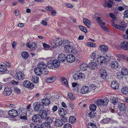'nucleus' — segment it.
I'll return each instance as SVG.
<instances>
[{
    "instance_id": "nucleus-1",
    "label": "nucleus",
    "mask_w": 128,
    "mask_h": 128,
    "mask_svg": "<svg viewBox=\"0 0 128 128\" xmlns=\"http://www.w3.org/2000/svg\"><path fill=\"white\" fill-rule=\"evenodd\" d=\"M60 65V63L57 60H50L47 64L48 67L52 69L58 67Z\"/></svg>"
},
{
    "instance_id": "nucleus-2",
    "label": "nucleus",
    "mask_w": 128,
    "mask_h": 128,
    "mask_svg": "<svg viewBox=\"0 0 128 128\" xmlns=\"http://www.w3.org/2000/svg\"><path fill=\"white\" fill-rule=\"evenodd\" d=\"M66 44V40H63L60 38H58L55 40L54 42L52 44V47L54 48L61 46L62 44Z\"/></svg>"
},
{
    "instance_id": "nucleus-3",
    "label": "nucleus",
    "mask_w": 128,
    "mask_h": 128,
    "mask_svg": "<svg viewBox=\"0 0 128 128\" xmlns=\"http://www.w3.org/2000/svg\"><path fill=\"white\" fill-rule=\"evenodd\" d=\"M112 26L115 28L119 29L123 32L126 30V24L125 22H122L119 25H118L114 23L112 24Z\"/></svg>"
},
{
    "instance_id": "nucleus-4",
    "label": "nucleus",
    "mask_w": 128,
    "mask_h": 128,
    "mask_svg": "<svg viewBox=\"0 0 128 128\" xmlns=\"http://www.w3.org/2000/svg\"><path fill=\"white\" fill-rule=\"evenodd\" d=\"M109 102V100L107 98L104 99H98L96 101V103L98 106L101 107L107 104Z\"/></svg>"
},
{
    "instance_id": "nucleus-5",
    "label": "nucleus",
    "mask_w": 128,
    "mask_h": 128,
    "mask_svg": "<svg viewBox=\"0 0 128 128\" xmlns=\"http://www.w3.org/2000/svg\"><path fill=\"white\" fill-rule=\"evenodd\" d=\"M66 44L64 47V50L66 53H70L72 52V48L73 46V44L72 42H68L66 40Z\"/></svg>"
},
{
    "instance_id": "nucleus-6",
    "label": "nucleus",
    "mask_w": 128,
    "mask_h": 128,
    "mask_svg": "<svg viewBox=\"0 0 128 128\" xmlns=\"http://www.w3.org/2000/svg\"><path fill=\"white\" fill-rule=\"evenodd\" d=\"M109 57L107 55L105 57L99 56L97 58L96 61L99 63L101 64H104L107 63V62L109 60Z\"/></svg>"
},
{
    "instance_id": "nucleus-7",
    "label": "nucleus",
    "mask_w": 128,
    "mask_h": 128,
    "mask_svg": "<svg viewBox=\"0 0 128 128\" xmlns=\"http://www.w3.org/2000/svg\"><path fill=\"white\" fill-rule=\"evenodd\" d=\"M96 20L98 24L103 29L106 31L108 30V29L106 26V24L102 20L100 17H98L96 19Z\"/></svg>"
},
{
    "instance_id": "nucleus-8",
    "label": "nucleus",
    "mask_w": 128,
    "mask_h": 128,
    "mask_svg": "<svg viewBox=\"0 0 128 128\" xmlns=\"http://www.w3.org/2000/svg\"><path fill=\"white\" fill-rule=\"evenodd\" d=\"M38 67L41 70L43 69L45 70L44 71L45 72V74H48V71L47 70H46V68L47 67L46 65L44 63L40 62L38 64Z\"/></svg>"
},
{
    "instance_id": "nucleus-9",
    "label": "nucleus",
    "mask_w": 128,
    "mask_h": 128,
    "mask_svg": "<svg viewBox=\"0 0 128 128\" xmlns=\"http://www.w3.org/2000/svg\"><path fill=\"white\" fill-rule=\"evenodd\" d=\"M23 86L25 87L30 88H34L33 84L31 83L29 81L26 80L24 81L23 83Z\"/></svg>"
},
{
    "instance_id": "nucleus-10",
    "label": "nucleus",
    "mask_w": 128,
    "mask_h": 128,
    "mask_svg": "<svg viewBox=\"0 0 128 128\" xmlns=\"http://www.w3.org/2000/svg\"><path fill=\"white\" fill-rule=\"evenodd\" d=\"M72 53L74 54L76 56L78 57L79 58H80L81 57L80 55L82 54V51L78 50L76 48H72Z\"/></svg>"
},
{
    "instance_id": "nucleus-11",
    "label": "nucleus",
    "mask_w": 128,
    "mask_h": 128,
    "mask_svg": "<svg viewBox=\"0 0 128 128\" xmlns=\"http://www.w3.org/2000/svg\"><path fill=\"white\" fill-rule=\"evenodd\" d=\"M75 60V56L72 54H69L66 56V60L70 63L73 62Z\"/></svg>"
},
{
    "instance_id": "nucleus-12",
    "label": "nucleus",
    "mask_w": 128,
    "mask_h": 128,
    "mask_svg": "<svg viewBox=\"0 0 128 128\" xmlns=\"http://www.w3.org/2000/svg\"><path fill=\"white\" fill-rule=\"evenodd\" d=\"M16 78L19 80L23 79L24 78V74L20 72H17L15 74Z\"/></svg>"
},
{
    "instance_id": "nucleus-13",
    "label": "nucleus",
    "mask_w": 128,
    "mask_h": 128,
    "mask_svg": "<svg viewBox=\"0 0 128 128\" xmlns=\"http://www.w3.org/2000/svg\"><path fill=\"white\" fill-rule=\"evenodd\" d=\"M100 77L102 79L105 80L107 76V72L104 70H101L99 73Z\"/></svg>"
},
{
    "instance_id": "nucleus-14",
    "label": "nucleus",
    "mask_w": 128,
    "mask_h": 128,
    "mask_svg": "<svg viewBox=\"0 0 128 128\" xmlns=\"http://www.w3.org/2000/svg\"><path fill=\"white\" fill-rule=\"evenodd\" d=\"M32 120L35 122H41V117L39 114H36L32 117Z\"/></svg>"
},
{
    "instance_id": "nucleus-15",
    "label": "nucleus",
    "mask_w": 128,
    "mask_h": 128,
    "mask_svg": "<svg viewBox=\"0 0 128 128\" xmlns=\"http://www.w3.org/2000/svg\"><path fill=\"white\" fill-rule=\"evenodd\" d=\"M98 67V64L96 62H92L88 64L89 68L92 70H94L97 69Z\"/></svg>"
},
{
    "instance_id": "nucleus-16",
    "label": "nucleus",
    "mask_w": 128,
    "mask_h": 128,
    "mask_svg": "<svg viewBox=\"0 0 128 128\" xmlns=\"http://www.w3.org/2000/svg\"><path fill=\"white\" fill-rule=\"evenodd\" d=\"M66 56L65 55L63 54H60L58 57V59L59 61L60 62H64L66 60Z\"/></svg>"
},
{
    "instance_id": "nucleus-17",
    "label": "nucleus",
    "mask_w": 128,
    "mask_h": 128,
    "mask_svg": "<svg viewBox=\"0 0 128 128\" xmlns=\"http://www.w3.org/2000/svg\"><path fill=\"white\" fill-rule=\"evenodd\" d=\"M119 49L121 48L124 50H128V42L123 41L121 43Z\"/></svg>"
},
{
    "instance_id": "nucleus-18",
    "label": "nucleus",
    "mask_w": 128,
    "mask_h": 128,
    "mask_svg": "<svg viewBox=\"0 0 128 128\" xmlns=\"http://www.w3.org/2000/svg\"><path fill=\"white\" fill-rule=\"evenodd\" d=\"M27 46L29 48L32 50H34L36 48V44L34 42H30L27 45Z\"/></svg>"
},
{
    "instance_id": "nucleus-19",
    "label": "nucleus",
    "mask_w": 128,
    "mask_h": 128,
    "mask_svg": "<svg viewBox=\"0 0 128 128\" xmlns=\"http://www.w3.org/2000/svg\"><path fill=\"white\" fill-rule=\"evenodd\" d=\"M111 87L114 89L116 90L119 88V84L117 82L113 81L111 83Z\"/></svg>"
},
{
    "instance_id": "nucleus-20",
    "label": "nucleus",
    "mask_w": 128,
    "mask_h": 128,
    "mask_svg": "<svg viewBox=\"0 0 128 128\" xmlns=\"http://www.w3.org/2000/svg\"><path fill=\"white\" fill-rule=\"evenodd\" d=\"M56 79L55 76H51L46 78L45 81L48 83H51L54 82Z\"/></svg>"
},
{
    "instance_id": "nucleus-21",
    "label": "nucleus",
    "mask_w": 128,
    "mask_h": 128,
    "mask_svg": "<svg viewBox=\"0 0 128 128\" xmlns=\"http://www.w3.org/2000/svg\"><path fill=\"white\" fill-rule=\"evenodd\" d=\"M12 90L11 89L8 87H6L4 90V92L6 96H9L12 93Z\"/></svg>"
},
{
    "instance_id": "nucleus-22",
    "label": "nucleus",
    "mask_w": 128,
    "mask_h": 128,
    "mask_svg": "<svg viewBox=\"0 0 128 128\" xmlns=\"http://www.w3.org/2000/svg\"><path fill=\"white\" fill-rule=\"evenodd\" d=\"M55 125L58 127L61 126L63 124L62 120L56 119L55 122Z\"/></svg>"
},
{
    "instance_id": "nucleus-23",
    "label": "nucleus",
    "mask_w": 128,
    "mask_h": 128,
    "mask_svg": "<svg viewBox=\"0 0 128 128\" xmlns=\"http://www.w3.org/2000/svg\"><path fill=\"white\" fill-rule=\"evenodd\" d=\"M110 65L111 67L112 68L114 69L117 68L119 66L118 64L116 61L112 62L111 63Z\"/></svg>"
},
{
    "instance_id": "nucleus-24",
    "label": "nucleus",
    "mask_w": 128,
    "mask_h": 128,
    "mask_svg": "<svg viewBox=\"0 0 128 128\" xmlns=\"http://www.w3.org/2000/svg\"><path fill=\"white\" fill-rule=\"evenodd\" d=\"M118 108L121 111H124L126 109V107L124 103H120L118 106Z\"/></svg>"
},
{
    "instance_id": "nucleus-25",
    "label": "nucleus",
    "mask_w": 128,
    "mask_h": 128,
    "mask_svg": "<svg viewBox=\"0 0 128 128\" xmlns=\"http://www.w3.org/2000/svg\"><path fill=\"white\" fill-rule=\"evenodd\" d=\"M88 67V64L85 63L81 64L80 66L81 70L84 71L86 70Z\"/></svg>"
},
{
    "instance_id": "nucleus-26",
    "label": "nucleus",
    "mask_w": 128,
    "mask_h": 128,
    "mask_svg": "<svg viewBox=\"0 0 128 128\" xmlns=\"http://www.w3.org/2000/svg\"><path fill=\"white\" fill-rule=\"evenodd\" d=\"M61 80L63 84L67 88H69L68 82L66 78L64 77L61 78Z\"/></svg>"
},
{
    "instance_id": "nucleus-27",
    "label": "nucleus",
    "mask_w": 128,
    "mask_h": 128,
    "mask_svg": "<svg viewBox=\"0 0 128 128\" xmlns=\"http://www.w3.org/2000/svg\"><path fill=\"white\" fill-rule=\"evenodd\" d=\"M59 114L63 117V122H66L68 120V118L64 116L67 114V112H58Z\"/></svg>"
},
{
    "instance_id": "nucleus-28",
    "label": "nucleus",
    "mask_w": 128,
    "mask_h": 128,
    "mask_svg": "<svg viewBox=\"0 0 128 128\" xmlns=\"http://www.w3.org/2000/svg\"><path fill=\"white\" fill-rule=\"evenodd\" d=\"M99 49L102 51H107L108 50V48L104 45H100L98 47Z\"/></svg>"
},
{
    "instance_id": "nucleus-29",
    "label": "nucleus",
    "mask_w": 128,
    "mask_h": 128,
    "mask_svg": "<svg viewBox=\"0 0 128 128\" xmlns=\"http://www.w3.org/2000/svg\"><path fill=\"white\" fill-rule=\"evenodd\" d=\"M36 74L40 76L42 74V71L41 69L38 67L34 69Z\"/></svg>"
},
{
    "instance_id": "nucleus-30",
    "label": "nucleus",
    "mask_w": 128,
    "mask_h": 128,
    "mask_svg": "<svg viewBox=\"0 0 128 128\" xmlns=\"http://www.w3.org/2000/svg\"><path fill=\"white\" fill-rule=\"evenodd\" d=\"M96 86L93 84H90L88 87V92H94V90L96 88Z\"/></svg>"
},
{
    "instance_id": "nucleus-31",
    "label": "nucleus",
    "mask_w": 128,
    "mask_h": 128,
    "mask_svg": "<svg viewBox=\"0 0 128 128\" xmlns=\"http://www.w3.org/2000/svg\"><path fill=\"white\" fill-rule=\"evenodd\" d=\"M68 98L72 101L76 99V98L74 96L71 92H69L68 94Z\"/></svg>"
},
{
    "instance_id": "nucleus-32",
    "label": "nucleus",
    "mask_w": 128,
    "mask_h": 128,
    "mask_svg": "<svg viewBox=\"0 0 128 128\" xmlns=\"http://www.w3.org/2000/svg\"><path fill=\"white\" fill-rule=\"evenodd\" d=\"M41 126L42 128H50L51 127L50 124L46 122L42 123Z\"/></svg>"
},
{
    "instance_id": "nucleus-33",
    "label": "nucleus",
    "mask_w": 128,
    "mask_h": 128,
    "mask_svg": "<svg viewBox=\"0 0 128 128\" xmlns=\"http://www.w3.org/2000/svg\"><path fill=\"white\" fill-rule=\"evenodd\" d=\"M111 99H112V102L114 105L117 104L118 102V99L116 97L111 96Z\"/></svg>"
},
{
    "instance_id": "nucleus-34",
    "label": "nucleus",
    "mask_w": 128,
    "mask_h": 128,
    "mask_svg": "<svg viewBox=\"0 0 128 128\" xmlns=\"http://www.w3.org/2000/svg\"><path fill=\"white\" fill-rule=\"evenodd\" d=\"M21 56L24 58L27 59L29 56V53L26 52H22Z\"/></svg>"
},
{
    "instance_id": "nucleus-35",
    "label": "nucleus",
    "mask_w": 128,
    "mask_h": 128,
    "mask_svg": "<svg viewBox=\"0 0 128 128\" xmlns=\"http://www.w3.org/2000/svg\"><path fill=\"white\" fill-rule=\"evenodd\" d=\"M88 88L87 86H84L81 89V92L83 94H85L88 93Z\"/></svg>"
},
{
    "instance_id": "nucleus-36",
    "label": "nucleus",
    "mask_w": 128,
    "mask_h": 128,
    "mask_svg": "<svg viewBox=\"0 0 128 128\" xmlns=\"http://www.w3.org/2000/svg\"><path fill=\"white\" fill-rule=\"evenodd\" d=\"M122 74L124 76H126L128 74V70L126 68H123L121 71Z\"/></svg>"
},
{
    "instance_id": "nucleus-37",
    "label": "nucleus",
    "mask_w": 128,
    "mask_h": 128,
    "mask_svg": "<svg viewBox=\"0 0 128 128\" xmlns=\"http://www.w3.org/2000/svg\"><path fill=\"white\" fill-rule=\"evenodd\" d=\"M42 102L43 105H48L50 103V100L47 98H45L42 101Z\"/></svg>"
},
{
    "instance_id": "nucleus-38",
    "label": "nucleus",
    "mask_w": 128,
    "mask_h": 128,
    "mask_svg": "<svg viewBox=\"0 0 128 128\" xmlns=\"http://www.w3.org/2000/svg\"><path fill=\"white\" fill-rule=\"evenodd\" d=\"M31 80L34 83H36L38 81L39 78L36 76H32Z\"/></svg>"
},
{
    "instance_id": "nucleus-39",
    "label": "nucleus",
    "mask_w": 128,
    "mask_h": 128,
    "mask_svg": "<svg viewBox=\"0 0 128 128\" xmlns=\"http://www.w3.org/2000/svg\"><path fill=\"white\" fill-rule=\"evenodd\" d=\"M42 106L41 104H37L34 108L35 110L36 111H40L42 109Z\"/></svg>"
},
{
    "instance_id": "nucleus-40",
    "label": "nucleus",
    "mask_w": 128,
    "mask_h": 128,
    "mask_svg": "<svg viewBox=\"0 0 128 128\" xmlns=\"http://www.w3.org/2000/svg\"><path fill=\"white\" fill-rule=\"evenodd\" d=\"M69 122L71 123H73L75 122L76 120V118L74 116H72L69 118Z\"/></svg>"
},
{
    "instance_id": "nucleus-41",
    "label": "nucleus",
    "mask_w": 128,
    "mask_h": 128,
    "mask_svg": "<svg viewBox=\"0 0 128 128\" xmlns=\"http://www.w3.org/2000/svg\"><path fill=\"white\" fill-rule=\"evenodd\" d=\"M122 92L124 94H128V87H123L121 90Z\"/></svg>"
},
{
    "instance_id": "nucleus-42",
    "label": "nucleus",
    "mask_w": 128,
    "mask_h": 128,
    "mask_svg": "<svg viewBox=\"0 0 128 128\" xmlns=\"http://www.w3.org/2000/svg\"><path fill=\"white\" fill-rule=\"evenodd\" d=\"M7 70L6 67L3 65H0V72H4Z\"/></svg>"
},
{
    "instance_id": "nucleus-43",
    "label": "nucleus",
    "mask_w": 128,
    "mask_h": 128,
    "mask_svg": "<svg viewBox=\"0 0 128 128\" xmlns=\"http://www.w3.org/2000/svg\"><path fill=\"white\" fill-rule=\"evenodd\" d=\"M96 57V52L95 51L93 52L90 55V58L92 60H94Z\"/></svg>"
},
{
    "instance_id": "nucleus-44",
    "label": "nucleus",
    "mask_w": 128,
    "mask_h": 128,
    "mask_svg": "<svg viewBox=\"0 0 128 128\" xmlns=\"http://www.w3.org/2000/svg\"><path fill=\"white\" fill-rule=\"evenodd\" d=\"M96 106L94 104H91L89 107L90 110L92 112L95 111L96 110Z\"/></svg>"
},
{
    "instance_id": "nucleus-45",
    "label": "nucleus",
    "mask_w": 128,
    "mask_h": 128,
    "mask_svg": "<svg viewBox=\"0 0 128 128\" xmlns=\"http://www.w3.org/2000/svg\"><path fill=\"white\" fill-rule=\"evenodd\" d=\"M43 46L45 50H48L50 49V46L48 44H46L45 43H43Z\"/></svg>"
},
{
    "instance_id": "nucleus-46",
    "label": "nucleus",
    "mask_w": 128,
    "mask_h": 128,
    "mask_svg": "<svg viewBox=\"0 0 128 128\" xmlns=\"http://www.w3.org/2000/svg\"><path fill=\"white\" fill-rule=\"evenodd\" d=\"M39 114V116L41 117V119L42 118H46L47 116V112H40Z\"/></svg>"
},
{
    "instance_id": "nucleus-47",
    "label": "nucleus",
    "mask_w": 128,
    "mask_h": 128,
    "mask_svg": "<svg viewBox=\"0 0 128 128\" xmlns=\"http://www.w3.org/2000/svg\"><path fill=\"white\" fill-rule=\"evenodd\" d=\"M79 28L82 31L85 32H87V30L86 28L84 26H78Z\"/></svg>"
},
{
    "instance_id": "nucleus-48",
    "label": "nucleus",
    "mask_w": 128,
    "mask_h": 128,
    "mask_svg": "<svg viewBox=\"0 0 128 128\" xmlns=\"http://www.w3.org/2000/svg\"><path fill=\"white\" fill-rule=\"evenodd\" d=\"M74 79L75 80H78L80 79L79 73H76L73 76Z\"/></svg>"
},
{
    "instance_id": "nucleus-49",
    "label": "nucleus",
    "mask_w": 128,
    "mask_h": 128,
    "mask_svg": "<svg viewBox=\"0 0 128 128\" xmlns=\"http://www.w3.org/2000/svg\"><path fill=\"white\" fill-rule=\"evenodd\" d=\"M88 128H96V125L92 123H88Z\"/></svg>"
},
{
    "instance_id": "nucleus-50",
    "label": "nucleus",
    "mask_w": 128,
    "mask_h": 128,
    "mask_svg": "<svg viewBox=\"0 0 128 128\" xmlns=\"http://www.w3.org/2000/svg\"><path fill=\"white\" fill-rule=\"evenodd\" d=\"M102 121L104 124L108 123L110 121V119L108 118H106L103 119Z\"/></svg>"
},
{
    "instance_id": "nucleus-51",
    "label": "nucleus",
    "mask_w": 128,
    "mask_h": 128,
    "mask_svg": "<svg viewBox=\"0 0 128 128\" xmlns=\"http://www.w3.org/2000/svg\"><path fill=\"white\" fill-rule=\"evenodd\" d=\"M80 79H84L85 78V76L84 73H79Z\"/></svg>"
},
{
    "instance_id": "nucleus-52",
    "label": "nucleus",
    "mask_w": 128,
    "mask_h": 128,
    "mask_svg": "<svg viewBox=\"0 0 128 128\" xmlns=\"http://www.w3.org/2000/svg\"><path fill=\"white\" fill-rule=\"evenodd\" d=\"M30 126L31 128H38V125L35 124H30Z\"/></svg>"
},
{
    "instance_id": "nucleus-53",
    "label": "nucleus",
    "mask_w": 128,
    "mask_h": 128,
    "mask_svg": "<svg viewBox=\"0 0 128 128\" xmlns=\"http://www.w3.org/2000/svg\"><path fill=\"white\" fill-rule=\"evenodd\" d=\"M46 9L47 10L51 12L54 8L50 6H48L46 7Z\"/></svg>"
},
{
    "instance_id": "nucleus-54",
    "label": "nucleus",
    "mask_w": 128,
    "mask_h": 128,
    "mask_svg": "<svg viewBox=\"0 0 128 128\" xmlns=\"http://www.w3.org/2000/svg\"><path fill=\"white\" fill-rule=\"evenodd\" d=\"M96 45L95 44L90 42H88V46L90 47H95Z\"/></svg>"
},
{
    "instance_id": "nucleus-55",
    "label": "nucleus",
    "mask_w": 128,
    "mask_h": 128,
    "mask_svg": "<svg viewBox=\"0 0 128 128\" xmlns=\"http://www.w3.org/2000/svg\"><path fill=\"white\" fill-rule=\"evenodd\" d=\"M64 128H72V126L69 124H66L64 125Z\"/></svg>"
},
{
    "instance_id": "nucleus-56",
    "label": "nucleus",
    "mask_w": 128,
    "mask_h": 128,
    "mask_svg": "<svg viewBox=\"0 0 128 128\" xmlns=\"http://www.w3.org/2000/svg\"><path fill=\"white\" fill-rule=\"evenodd\" d=\"M46 121L48 123H52V122L53 120L51 118L47 117Z\"/></svg>"
},
{
    "instance_id": "nucleus-57",
    "label": "nucleus",
    "mask_w": 128,
    "mask_h": 128,
    "mask_svg": "<svg viewBox=\"0 0 128 128\" xmlns=\"http://www.w3.org/2000/svg\"><path fill=\"white\" fill-rule=\"evenodd\" d=\"M109 15L110 16L112 19L114 20L116 19V18L115 16V15L112 13H110L109 14Z\"/></svg>"
},
{
    "instance_id": "nucleus-58",
    "label": "nucleus",
    "mask_w": 128,
    "mask_h": 128,
    "mask_svg": "<svg viewBox=\"0 0 128 128\" xmlns=\"http://www.w3.org/2000/svg\"><path fill=\"white\" fill-rule=\"evenodd\" d=\"M14 92H16L18 93H20V89L17 87H15L14 88Z\"/></svg>"
},
{
    "instance_id": "nucleus-59",
    "label": "nucleus",
    "mask_w": 128,
    "mask_h": 128,
    "mask_svg": "<svg viewBox=\"0 0 128 128\" xmlns=\"http://www.w3.org/2000/svg\"><path fill=\"white\" fill-rule=\"evenodd\" d=\"M83 22L84 24L87 26H88V20L86 18H84L83 20Z\"/></svg>"
},
{
    "instance_id": "nucleus-60",
    "label": "nucleus",
    "mask_w": 128,
    "mask_h": 128,
    "mask_svg": "<svg viewBox=\"0 0 128 128\" xmlns=\"http://www.w3.org/2000/svg\"><path fill=\"white\" fill-rule=\"evenodd\" d=\"M124 15L125 18H128V10H126L124 12Z\"/></svg>"
},
{
    "instance_id": "nucleus-61",
    "label": "nucleus",
    "mask_w": 128,
    "mask_h": 128,
    "mask_svg": "<svg viewBox=\"0 0 128 128\" xmlns=\"http://www.w3.org/2000/svg\"><path fill=\"white\" fill-rule=\"evenodd\" d=\"M65 5L68 8H72V6L71 4L67 3H65Z\"/></svg>"
},
{
    "instance_id": "nucleus-62",
    "label": "nucleus",
    "mask_w": 128,
    "mask_h": 128,
    "mask_svg": "<svg viewBox=\"0 0 128 128\" xmlns=\"http://www.w3.org/2000/svg\"><path fill=\"white\" fill-rule=\"evenodd\" d=\"M19 11L17 9L15 10L14 11V13L16 16H18L19 15Z\"/></svg>"
},
{
    "instance_id": "nucleus-63",
    "label": "nucleus",
    "mask_w": 128,
    "mask_h": 128,
    "mask_svg": "<svg viewBox=\"0 0 128 128\" xmlns=\"http://www.w3.org/2000/svg\"><path fill=\"white\" fill-rule=\"evenodd\" d=\"M41 23L42 24L43 26H46L47 25V23L46 21L44 20H42L41 21Z\"/></svg>"
},
{
    "instance_id": "nucleus-64",
    "label": "nucleus",
    "mask_w": 128,
    "mask_h": 128,
    "mask_svg": "<svg viewBox=\"0 0 128 128\" xmlns=\"http://www.w3.org/2000/svg\"><path fill=\"white\" fill-rule=\"evenodd\" d=\"M51 12L52 14V16H54L56 15V11L54 9H53V10L51 11Z\"/></svg>"
}]
</instances>
